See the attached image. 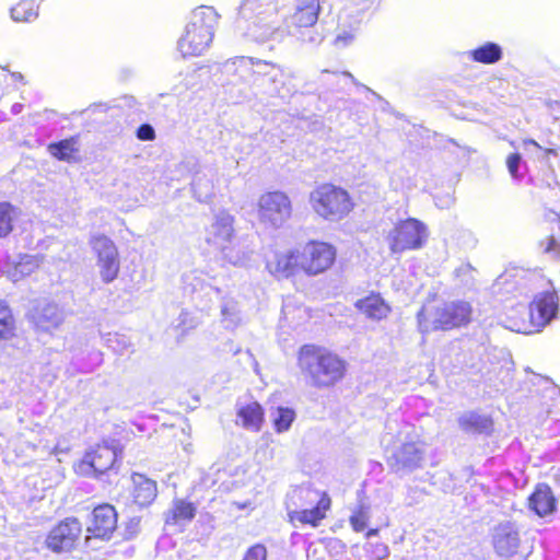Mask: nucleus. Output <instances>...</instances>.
I'll use <instances>...</instances> for the list:
<instances>
[{"label":"nucleus","mask_w":560,"mask_h":560,"mask_svg":"<svg viewBox=\"0 0 560 560\" xmlns=\"http://www.w3.org/2000/svg\"><path fill=\"white\" fill-rule=\"evenodd\" d=\"M337 260V248L328 242L310 240L287 252H272L266 257V269L277 280L300 273L316 277L330 270Z\"/></svg>","instance_id":"f257e3e1"},{"label":"nucleus","mask_w":560,"mask_h":560,"mask_svg":"<svg viewBox=\"0 0 560 560\" xmlns=\"http://www.w3.org/2000/svg\"><path fill=\"white\" fill-rule=\"evenodd\" d=\"M222 72L232 77V84H241L240 97L249 93L267 96L285 97L283 71L280 66L262 59L237 56L222 65Z\"/></svg>","instance_id":"f03ea898"},{"label":"nucleus","mask_w":560,"mask_h":560,"mask_svg":"<svg viewBox=\"0 0 560 560\" xmlns=\"http://www.w3.org/2000/svg\"><path fill=\"white\" fill-rule=\"evenodd\" d=\"M296 365L306 384L315 389H330L348 374L349 364L336 351L318 345L304 343L296 352Z\"/></svg>","instance_id":"7ed1b4c3"},{"label":"nucleus","mask_w":560,"mask_h":560,"mask_svg":"<svg viewBox=\"0 0 560 560\" xmlns=\"http://www.w3.org/2000/svg\"><path fill=\"white\" fill-rule=\"evenodd\" d=\"M282 13V0H243L236 27L248 40L257 44H279L284 40V28L278 21Z\"/></svg>","instance_id":"20e7f679"},{"label":"nucleus","mask_w":560,"mask_h":560,"mask_svg":"<svg viewBox=\"0 0 560 560\" xmlns=\"http://www.w3.org/2000/svg\"><path fill=\"white\" fill-rule=\"evenodd\" d=\"M221 15L213 7L195 8L177 39V50L183 58L199 57L206 54L213 42Z\"/></svg>","instance_id":"39448f33"},{"label":"nucleus","mask_w":560,"mask_h":560,"mask_svg":"<svg viewBox=\"0 0 560 560\" xmlns=\"http://www.w3.org/2000/svg\"><path fill=\"white\" fill-rule=\"evenodd\" d=\"M472 313L470 302L465 300L428 302L419 310L417 320L422 332L450 331L469 325Z\"/></svg>","instance_id":"423d86ee"},{"label":"nucleus","mask_w":560,"mask_h":560,"mask_svg":"<svg viewBox=\"0 0 560 560\" xmlns=\"http://www.w3.org/2000/svg\"><path fill=\"white\" fill-rule=\"evenodd\" d=\"M559 307V298L555 290L545 291L537 294L524 307L512 306L508 310L505 322L508 327L520 334H535L540 331L557 315Z\"/></svg>","instance_id":"0eeeda50"},{"label":"nucleus","mask_w":560,"mask_h":560,"mask_svg":"<svg viewBox=\"0 0 560 560\" xmlns=\"http://www.w3.org/2000/svg\"><path fill=\"white\" fill-rule=\"evenodd\" d=\"M313 210L322 218L337 221L353 209V201L348 191L332 184L317 186L310 196Z\"/></svg>","instance_id":"6e6552de"},{"label":"nucleus","mask_w":560,"mask_h":560,"mask_svg":"<svg viewBox=\"0 0 560 560\" xmlns=\"http://www.w3.org/2000/svg\"><path fill=\"white\" fill-rule=\"evenodd\" d=\"M234 222V217L226 211L215 214L213 222L207 230V242L217 245L224 259L231 265L237 266L247 260L248 254L232 246V241L235 237Z\"/></svg>","instance_id":"1a4fd4ad"},{"label":"nucleus","mask_w":560,"mask_h":560,"mask_svg":"<svg viewBox=\"0 0 560 560\" xmlns=\"http://www.w3.org/2000/svg\"><path fill=\"white\" fill-rule=\"evenodd\" d=\"M428 238V228L416 218L399 220L386 237L393 254L419 250L427 244Z\"/></svg>","instance_id":"9d476101"},{"label":"nucleus","mask_w":560,"mask_h":560,"mask_svg":"<svg viewBox=\"0 0 560 560\" xmlns=\"http://www.w3.org/2000/svg\"><path fill=\"white\" fill-rule=\"evenodd\" d=\"M539 281L545 278L536 272H514L501 275L495 281L497 293L501 301L512 306L521 307L518 302L528 296L529 293L542 288Z\"/></svg>","instance_id":"9b49d317"},{"label":"nucleus","mask_w":560,"mask_h":560,"mask_svg":"<svg viewBox=\"0 0 560 560\" xmlns=\"http://www.w3.org/2000/svg\"><path fill=\"white\" fill-rule=\"evenodd\" d=\"M292 214V203L289 197L281 191H267L257 202V218L268 228H280Z\"/></svg>","instance_id":"f8f14e48"},{"label":"nucleus","mask_w":560,"mask_h":560,"mask_svg":"<svg viewBox=\"0 0 560 560\" xmlns=\"http://www.w3.org/2000/svg\"><path fill=\"white\" fill-rule=\"evenodd\" d=\"M118 459L117 450L108 444H96L74 464V471L81 477H100L109 471Z\"/></svg>","instance_id":"ddd939ff"},{"label":"nucleus","mask_w":560,"mask_h":560,"mask_svg":"<svg viewBox=\"0 0 560 560\" xmlns=\"http://www.w3.org/2000/svg\"><path fill=\"white\" fill-rule=\"evenodd\" d=\"M82 536V524L74 516L59 521L47 534L46 547L56 553L74 550Z\"/></svg>","instance_id":"4468645a"},{"label":"nucleus","mask_w":560,"mask_h":560,"mask_svg":"<svg viewBox=\"0 0 560 560\" xmlns=\"http://www.w3.org/2000/svg\"><path fill=\"white\" fill-rule=\"evenodd\" d=\"M90 245L96 256L103 282H113L120 270L119 254L115 243L105 234H95L90 238Z\"/></svg>","instance_id":"2eb2a0df"},{"label":"nucleus","mask_w":560,"mask_h":560,"mask_svg":"<svg viewBox=\"0 0 560 560\" xmlns=\"http://www.w3.org/2000/svg\"><path fill=\"white\" fill-rule=\"evenodd\" d=\"M117 528L118 512L116 508L109 503H101L96 505L90 514L86 527V540L98 539L108 541L113 538Z\"/></svg>","instance_id":"dca6fc26"},{"label":"nucleus","mask_w":560,"mask_h":560,"mask_svg":"<svg viewBox=\"0 0 560 560\" xmlns=\"http://www.w3.org/2000/svg\"><path fill=\"white\" fill-rule=\"evenodd\" d=\"M521 538L518 528L513 522L499 523L492 534V546L495 553L502 558H511L518 551Z\"/></svg>","instance_id":"f3484780"},{"label":"nucleus","mask_w":560,"mask_h":560,"mask_svg":"<svg viewBox=\"0 0 560 560\" xmlns=\"http://www.w3.org/2000/svg\"><path fill=\"white\" fill-rule=\"evenodd\" d=\"M424 454L418 442L402 443L387 459V464L395 472L412 471L422 466Z\"/></svg>","instance_id":"a211bd4d"},{"label":"nucleus","mask_w":560,"mask_h":560,"mask_svg":"<svg viewBox=\"0 0 560 560\" xmlns=\"http://www.w3.org/2000/svg\"><path fill=\"white\" fill-rule=\"evenodd\" d=\"M317 22H305L303 19L300 21H288L284 18L282 27L284 28V39L288 36L294 37L302 45L310 47H317L324 40V34L316 25Z\"/></svg>","instance_id":"6ab92c4d"},{"label":"nucleus","mask_w":560,"mask_h":560,"mask_svg":"<svg viewBox=\"0 0 560 560\" xmlns=\"http://www.w3.org/2000/svg\"><path fill=\"white\" fill-rule=\"evenodd\" d=\"M331 509V499L327 492H320L315 506L311 509H302L288 514L291 523L308 525L317 527L327 517L328 511Z\"/></svg>","instance_id":"aec40b11"},{"label":"nucleus","mask_w":560,"mask_h":560,"mask_svg":"<svg viewBox=\"0 0 560 560\" xmlns=\"http://www.w3.org/2000/svg\"><path fill=\"white\" fill-rule=\"evenodd\" d=\"M354 307L361 315L373 322L385 320L392 313L389 303L380 292L374 291L358 299L354 303Z\"/></svg>","instance_id":"412c9836"},{"label":"nucleus","mask_w":560,"mask_h":560,"mask_svg":"<svg viewBox=\"0 0 560 560\" xmlns=\"http://www.w3.org/2000/svg\"><path fill=\"white\" fill-rule=\"evenodd\" d=\"M557 498L547 483H537L527 498V508L539 517L551 515L557 510Z\"/></svg>","instance_id":"4be33fe9"},{"label":"nucleus","mask_w":560,"mask_h":560,"mask_svg":"<svg viewBox=\"0 0 560 560\" xmlns=\"http://www.w3.org/2000/svg\"><path fill=\"white\" fill-rule=\"evenodd\" d=\"M282 21L317 22L320 10L318 0H282Z\"/></svg>","instance_id":"5701e85b"},{"label":"nucleus","mask_w":560,"mask_h":560,"mask_svg":"<svg viewBox=\"0 0 560 560\" xmlns=\"http://www.w3.org/2000/svg\"><path fill=\"white\" fill-rule=\"evenodd\" d=\"M236 424L250 432H260L266 422L262 405L256 400L243 404L236 409Z\"/></svg>","instance_id":"b1692460"},{"label":"nucleus","mask_w":560,"mask_h":560,"mask_svg":"<svg viewBox=\"0 0 560 560\" xmlns=\"http://www.w3.org/2000/svg\"><path fill=\"white\" fill-rule=\"evenodd\" d=\"M42 261V256L22 254L16 260L8 259L3 272L10 280L18 282L38 270Z\"/></svg>","instance_id":"393cba45"},{"label":"nucleus","mask_w":560,"mask_h":560,"mask_svg":"<svg viewBox=\"0 0 560 560\" xmlns=\"http://www.w3.org/2000/svg\"><path fill=\"white\" fill-rule=\"evenodd\" d=\"M131 497L133 503L140 508L151 505L158 497L156 481L140 472H133L131 475Z\"/></svg>","instance_id":"a878e982"},{"label":"nucleus","mask_w":560,"mask_h":560,"mask_svg":"<svg viewBox=\"0 0 560 560\" xmlns=\"http://www.w3.org/2000/svg\"><path fill=\"white\" fill-rule=\"evenodd\" d=\"M31 320L40 331H50L62 323V316L56 304H46L34 308Z\"/></svg>","instance_id":"bb28decb"},{"label":"nucleus","mask_w":560,"mask_h":560,"mask_svg":"<svg viewBox=\"0 0 560 560\" xmlns=\"http://www.w3.org/2000/svg\"><path fill=\"white\" fill-rule=\"evenodd\" d=\"M460 429L467 433L491 434L493 432V420L490 416L469 411L458 418Z\"/></svg>","instance_id":"cd10ccee"},{"label":"nucleus","mask_w":560,"mask_h":560,"mask_svg":"<svg viewBox=\"0 0 560 560\" xmlns=\"http://www.w3.org/2000/svg\"><path fill=\"white\" fill-rule=\"evenodd\" d=\"M197 514V506L186 499H175L165 515L168 525H183L191 522Z\"/></svg>","instance_id":"c85d7f7f"},{"label":"nucleus","mask_w":560,"mask_h":560,"mask_svg":"<svg viewBox=\"0 0 560 560\" xmlns=\"http://www.w3.org/2000/svg\"><path fill=\"white\" fill-rule=\"evenodd\" d=\"M18 337V323L12 307L0 299V340L9 341Z\"/></svg>","instance_id":"c756f323"},{"label":"nucleus","mask_w":560,"mask_h":560,"mask_svg":"<svg viewBox=\"0 0 560 560\" xmlns=\"http://www.w3.org/2000/svg\"><path fill=\"white\" fill-rule=\"evenodd\" d=\"M468 56L475 62L493 65L502 59L503 50L499 44L487 42L483 45L470 50Z\"/></svg>","instance_id":"7c9ffc66"},{"label":"nucleus","mask_w":560,"mask_h":560,"mask_svg":"<svg viewBox=\"0 0 560 560\" xmlns=\"http://www.w3.org/2000/svg\"><path fill=\"white\" fill-rule=\"evenodd\" d=\"M50 155L59 161L72 162L77 160L79 152V140L77 137L52 142L47 147Z\"/></svg>","instance_id":"2f4dec72"},{"label":"nucleus","mask_w":560,"mask_h":560,"mask_svg":"<svg viewBox=\"0 0 560 560\" xmlns=\"http://www.w3.org/2000/svg\"><path fill=\"white\" fill-rule=\"evenodd\" d=\"M20 214L19 209L10 202H0V238L10 235L14 229V220Z\"/></svg>","instance_id":"473e14b6"},{"label":"nucleus","mask_w":560,"mask_h":560,"mask_svg":"<svg viewBox=\"0 0 560 560\" xmlns=\"http://www.w3.org/2000/svg\"><path fill=\"white\" fill-rule=\"evenodd\" d=\"M295 419V411L289 407H277L272 413V425L277 433L287 432Z\"/></svg>","instance_id":"72a5a7b5"},{"label":"nucleus","mask_w":560,"mask_h":560,"mask_svg":"<svg viewBox=\"0 0 560 560\" xmlns=\"http://www.w3.org/2000/svg\"><path fill=\"white\" fill-rule=\"evenodd\" d=\"M38 15L34 0H22L11 9V18L15 22H31Z\"/></svg>","instance_id":"f704fd0d"},{"label":"nucleus","mask_w":560,"mask_h":560,"mask_svg":"<svg viewBox=\"0 0 560 560\" xmlns=\"http://www.w3.org/2000/svg\"><path fill=\"white\" fill-rule=\"evenodd\" d=\"M368 511L364 506H359L350 516L349 522L352 529L357 533L362 532L366 527Z\"/></svg>","instance_id":"c9c22d12"},{"label":"nucleus","mask_w":560,"mask_h":560,"mask_svg":"<svg viewBox=\"0 0 560 560\" xmlns=\"http://www.w3.org/2000/svg\"><path fill=\"white\" fill-rule=\"evenodd\" d=\"M268 551L264 544L257 542L247 548L242 560H267Z\"/></svg>","instance_id":"e433bc0d"},{"label":"nucleus","mask_w":560,"mask_h":560,"mask_svg":"<svg viewBox=\"0 0 560 560\" xmlns=\"http://www.w3.org/2000/svg\"><path fill=\"white\" fill-rule=\"evenodd\" d=\"M523 149L525 151H527L528 153H536V152L542 151L546 158L550 154L557 155L556 148H544L533 139H524L523 140Z\"/></svg>","instance_id":"4c0bfd02"},{"label":"nucleus","mask_w":560,"mask_h":560,"mask_svg":"<svg viewBox=\"0 0 560 560\" xmlns=\"http://www.w3.org/2000/svg\"><path fill=\"white\" fill-rule=\"evenodd\" d=\"M355 38V33L353 30H343L338 33L335 39V45L338 48H345L353 43Z\"/></svg>","instance_id":"58836bf2"},{"label":"nucleus","mask_w":560,"mask_h":560,"mask_svg":"<svg viewBox=\"0 0 560 560\" xmlns=\"http://www.w3.org/2000/svg\"><path fill=\"white\" fill-rule=\"evenodd\" d=\"M137 138L142 141H151L155 138V131L154 128L149 124H142L137 129Z\"/></svg>","instance_id":"ea45409f"},{"label":"nucleus","mask_w":560,"mask_h":560,"mask_svg":"<svg viewBox=\"0 0 560 560\" xmlns=\"http://www.w3.org/2000/svg\"><path fill=\"white\" fill-rule=\"evenodd\" d=\"M521 155L518 153H512L506 159V165L511 175H517L520 164H521Z\"/></svg>","instance_id":"a19ab883"},{"label":"nucleus","mask_w":560,"mask_h":560,"mask_svg":"<svg viewBox=\"0 0 560 560\" xmlns=\"http://www.w3.org/2000/svg\"><path fill=\"white\" fill-rule=\"evenodd\" d=\"M185 170H186L188 173L198 174V173L200 172V167H199V163H198V161H197L194 156L187 158V159L182 163V166H180V168H179L178 171H179V172H184Z\"/></svg>","instance_id":"79ce46f5"},{"label":"nucleus","mask_w":560,"mask_h":560,"mask_svg":"<svg viewBox=\"0 0 560 560\" xmlns=\"http://www.w3.org/2000/svg\"><path fill=\"white\" fill-rule=\"evenodd\" d=\"M342 74H343V75H346V77H348V78H350V79H351V81H352L355 85L363 88V89H364L366 92H369L371 95H373V96H375L376 98L381 100V96H380L376 92H374V91H372L370 88H368V86H365V85H363V84L359 83L350 72L345 71V72H342Z\"/></svg>","instance_id":"37998d69"},{"label":"nucleus","mask_w":560,"mask_h":560,"mask_svg":"<svg viewBox=\"0 0 560 560\" xmlns=\"http://www.w3.org/2000/svg\"><path fill=\"white\" fill-rule=\"evenodd\" d=\"M22 107H23V106H22V104L15 103V104H13V105H12V107H11V112H12L13 114H15V115H16V114H20V113H21V110H22Z\"/></svg>","instance_id":"c03bdc74"},{"label":"nucleus","mask_w":560,"mask_h":560,"mask_svg":"<svg viewBox=\"0 0 560 560\" xmlns=\"http://www.w3.org/2000/svg\"><path fill=\"white\" fill-rule=\"evenodd\" d=\"M377 534H378V528H371L366 532L365 536L371 537V536H376Z\"/></svg>","instance_id":"a18cd8bd"},{"label":"nucleus","mask_w":560,"mask_h":560,"mask_svg":"<svg viewBox=\"0 0 560 560\" xmlns=\"http://www.w3.org/2000/svg\"><path fill=\"white\" fill-rule=\"evenodd\" d=\"M11 77H12V79H13V80H15V81H18V80H19V81H22V80H23V75H22L21 73H19V72H13V73L11 74Z\"/></svg>","instance_id":"49530a36"},{"label":"nucleus","mask_w":560,"mask_h":560,"mask_svg":"<svg viewBox=\"0 0 560 560\" xmlns=\"http://www.w3.org/2000/svg\"><path fill=\"white\" fill-rule=\"evenodd\" d=\"M382 550H383V552H384V556H386V553H387V547L382 545Z\"/></svg>","instance_id":"de8ad7c7"}]
</instances>
